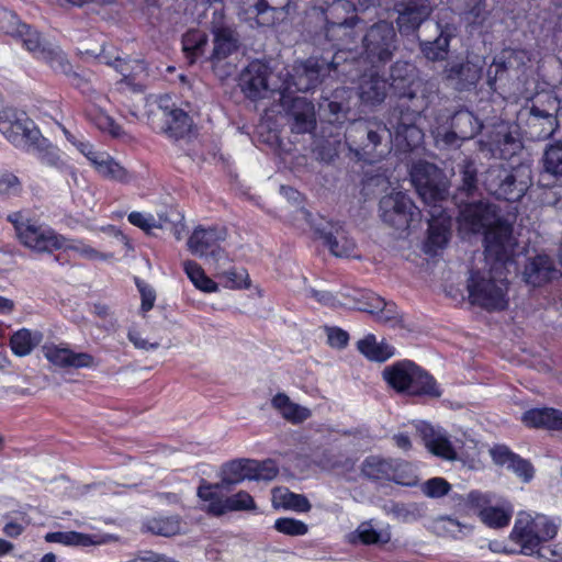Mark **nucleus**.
Returning a JSON list of instances; mask_svg holds the SVG:
<instances>
[{
    "mask_svg": "<svg viewBox=\"0 0 562 562\" xmlns=\"http://www.w3.org/2000/svg\"><path fill=\"white\" fill-rule=\"evenodd\" d=\"M459 231L463 235L484 233L485 266L472 270L467 281L469 302L487 312H501L509 305L510 269H516L512 227L503 222L493 205L480 201L460 209Z\"/></svg>",
    "mask_w": 562,
    "mask_h": 562,
    "instance_id": "nucleus-1",
    "label": "nucleus"
},
{
    "mask_svg": "<svg viewBox=\"0 0 562 562\" xmlns=\"http://www.w3.org/2000/svg\"><path fill=\"white\" fill-rule=\"evenodd\" d=\"M411 181L419 196L430 207L424 251L432 256L438 255L446 248L451 235V216L442 206L448 192L447 180L434 164L418 161L411 170Z\"/></svg>",
    "mask_w": 562,
    "mask_h": 562,
    "instance_id": "nucleus-2",
    "label": "nucleus"
},
{
    "mask_svg": "<svg viewBox=\"0 0 562 562\" xmlns=\"http://www.w3.org/2000/svg\"><path fill=\"white\" fill-rule=\"evenodd\" d=\"M339 56L336 55L331 63H319L311 58L305 63L296 65L291 75L280 87H270L268 68L261 63H251L240 77V87L244 93L250 99L262 98L268 90L280 91L282 94L295 91H308L314 88L322 77L329 75L331 69L338 66Z\"/></svg>",
    "mask_w": 562,
    "mask_h": 562,
    "instance_id": "nucleus-3",
    "label": "nucleus"
},
{
    "mask_svg": "<svg viewBox=\"0 0 562 562\" xmlns=\"http://www.w3.org/2000/svg\"><path fill=\"white\" fill-rule=\"evenodd\" d=\"M560 521L557 518L521 512L517 515L510 538L519 546L520 553L531 557L558 535Z\"/></svg>",
    "mask_w": 562,
    "mask_h": 562,
    "instance_id": "nucleus-4",
    "label": "nucleus"
},
{
    "mask_svg": "<svg viewBox=\"0 0 562 562\" xmlns=\"http://www.w3.org/2000/svg\"><path fill=\"white\" fill-rule=\"evenodd\" d=\"M64 74L69 77L71 86L80 90V92L85 95L87 101V106L85 110L86 117L100 132L108 134L113 138H127V133L104 109V105L110 102L109 97L97 91L82 76L71 71L69 63L67 72Z\"/></svg>",
    "mask_w": 562,
    "mask_h": 562,
    "instance_id": "nucleus-5",
    "label": "nucleus"
},
{
    "mask_svg": "<svg viewBox=\"0 0 562 562\" xmlns=\"http://www.w3.org/2000/svg\"><path fill=\"white\" fill-rule=\"evenodd\" d=\"M382 374L386 383L397 392L434 397L441 395L434 378L409 360L385 367Z\"/></svg>",
    "mask_w": 562,
    "mask_h": 562,
    "instance_id": "nucleus-6",
    "label": "nucleus"
},
{
    "mask_svg": "<svg viewBox=\"0 0 562 562\" xmlns=\"http://www.w3.org/2000/svg\"><path fill=\"white\" fill-rule=\"evenodd\" d=\"M414 72V67L406 63H396L392 68V83L389 85L386 80L381 79L371 72L364 74L359 85V98L366 105L380 104L386 97L387 88L394 89L400 97H408L412 99L414 95L406 92V85H411V77Z\"/></svg>",
    "mask_w": 562,
    "mask_h": 562,
    "instance_id": "nucleus-7",
    "label": "nucleus"
},
{
    "mask_svg": "<svg viewBox=\"0 0 562 562\" xmlns=\"http://www.w3.org/2000/svg\"><path fill=\"white\" fill-rule=\"evenodd\" d=\"M8 221L12 223L18 239L26 248L36 252H52L59 249L63 235L31 218L26 213H12L8 216Z\"/></svg>",
    "mask_w": 562,
    "mask_h": 562,
    "instance_id": "nucleus-8",
    "label": "nucleus"
},
{
    "mask_svg": "<svg viewBox=\"0 0 562 562\" xmlns=\"http://www.w3.org/2000/svg\"><path fill=\"white\" fill-rule=\"evenodd\" d=\"M460 505L465 515L474 512L481 521L490 528L506 527L514 513V508L508 502L496 499L495 496L479 491H472L462 497Z\"/></svg>",
    "mask_w": 562,
    "mask_h": 562,
    "instance_id": "nucleus-9",
    "label": "nucleus"
},
{
    "mask_svg": "<svg viewBox=\"0 0 562 562\" xmlns=\"http://www.w3.org/2000/svg\"><path fill=\"white\" fill-rule=\"evenodd\" d=\"M530 182V168L521 165L512 171L499 167L491 168L484 186L497 199L516 202L525 195Z\"/></svg>",
    "mask_w": 562,
    "mask_h": 562,
    "instance_id": "nucleus-10",
    "label": "nucleus"
},
{
    "mask_svg": "<svg viewBox=\"0 0 562 562\" xmlns=\"http://www.w3.org/2000/svg\"><path fill=\"white\" fill-rule=\"evenodd\" d=\"M67 138L88 159L95 172L102 178L120 183H128L132 181L133 176L131 172L109 153L97 149L89 142L76 139L68 133Z\"/></svg>",
    "mask_w": 562,
    "mask_h": 562,
    "instance_id": "nucleus-11",
    "label": "nucleus"
},
{
    "mask_svg": "<svg viewBox=\"0 0 562 562\" xmlns=\"http://www.w3.org/2000/svg\"><path fill=\"white\" fill-rule=\"evenodd\" d=\"M0 133L21 148L35 144L40 137V131L26 113L10 108L0 111Z\"/></svg>",
    "mask_w": 562,
    "mask_h": 562,
    "instance_id": "nucleus-12",
    "label": "nucleus"
},
{
    "mask_svg": "<svg viewBox=\"0 0 562 562\" xmlns=\"http://www.w3.org/2000/svg\"><path fill=\"white\" fill-rule=\"evenodd\" d=\"M416 430L430 453L448 461L464 460V442L458 438L452 439L441 427L419 422Z\"/></svg>",
    "mask_w": 562,
    "mask_h": 562,
    "instance_id": "nucleus-13",
    "label": "nucleus"
},
{
    "mask_svg": "<svg viewBox=\"0 0 562 562\" xmlns=\"http://www.w3.org/2000/svg\"><path fill=\"white\" fill-rule=\"evenodd\" d=\"M382 220L397 229L409 228L420 221V212L413 201L403 192L396 191L380 201Z\"/></svg>",
    "mask_w": 562,
    "mask_h": 562,
    "instance_id": "nucleus-14",
    "label": "nucleus"
},
{
    "mask_svg": "<svg viewBox=\"0 0 562 562\" xmlns=\"http://www.w3.org/2000/svg\"><path fill=\"white\" fill-rule=\"evenodd\" d=\"M15 37L21 40L23 47L34 58L47 64L55 72H67L68 60L65 54L58 46L42 40L37 31L25 24L24 30L20 31Z\"/></svg>",
    "mask_w": 562,
    "mask_h": 562,
    "instance_id": "nucleus-15",
    "label": "nucleus"
},
{
    "mask_svg": "<svg viewBox=\"0 0 562 562\" xmlns=\"http://www.w3.org/2000/svg\"><path fill=\"white\" fill-rule=\"evenodd\" d=\"M521 148L518 127L507 123L496 125L487 139L480 140V150L486 153V157L508 159Z\"/></svg>",
    "mask_w": 562,
    "mask_h": 562,
    "instance_id": "nucleus-16",
    "label": "nucleus"
},
{
    "mask_svg": "<svg viewBox=\"0 0 562 562\" xmlns=\"http://www.w3.org/2000/svg\"><path fill=\"white\" fill-rule=\"evenodd\" d=\"M227 232L223 227H196L190 235L187 246L190 252L200 258H212L215 261L227 259L220 244L226 239Z\"/></svg>",
    "mask_w": 562,
    "mask_h": 562,
    "instance_id": "nucleus-17",
    "label": "nucleus"
},
{
    "mask_svg": "<svg viewBox=\"0 0 562 562\" xmlns=\"http://www.w3.org/2000/svg\"><path fill=\"white\" fill-rule=\"evenodd\" d=\"M395 31L391 23L380 22L374 24L363 38L367 59L374 63L389 60L395 48Z\"/></svg>",
    "mask_w": 562,
    "mask_h": 562,
    "instance_id": "nucleus-18",
    "label": "nucleus"
},
{
    "mask_svg": "<svg viewBox=\"0 0 562 562\" xmlns=\"http://www.w3.org/2000/svg\"><path fill=\"white\" fill-rule=\"evenodd\" d=\"M415 123V114H402L396 126L390 120V127H384V131L398 150H413L423 144L424 133Z\"/></svg>",
    "mask_w": 562,
    "mask_h": 562,
    "instance_id": "nucleus-19",
    "label": "nucleus"
},
{
    "mask_svg": "<svg viewBox=\"0 0 562 562\" xmlns=\"http://www.w3.org/2000/svg\"><path fill=\"white\" fill-rule=\"evenodd\" d=\"M295 225L302 229L307 227L314 229L324 240V245L327 246L333 255L336 257H353L355 256V243L349 239L344 233L337 232L336 236L324 233L321 228L314 226L312 214L305 209H299L295 215Z\"/></svg>",
    "mask_w": 562,
    "mask_h": 562,
    "instance_id": "nucleus-20",
    "label": "nucleus"
},
{
    "mask_svg": "<svg viewBox=\"0 0 562 562\" xmlns=\"http://www.w3.org/2000/svg\"><path fill=\"white\" fill-rule=\"evenodd\" d=\"M45 359L58 368H91L94 358L88 352H76L67 344L47 342L42 347Z\"/></svg>",
    "mask_w": 562,
    "mask_h": 562,
    "instance_id": "nucleus-21",
    "label": "nucleus"
},
{
    "mask_svg": "<svg viewBox=\"0 0 562 562\" xmlns=\"http://www.w3.org/2000/svg\"><path fill=\"white\" fill-rule=\"evenodd\" d=\"M44 539L48 543H59L71 548L100 547L119 540L116 536L111 533H86L75 530L47 532Z\"/></svg>",
    "mask_w": 562,
    "mask_h": 562,
    "instance_id": "nucleus-22",
    "label": "nucleus"
},
{
    "mask_svg": "<svg viewBox=\"0 0 562 562\" xmlns=\"http://www.w3.org/2000/svg\"><path fill=\"white\" fill-rule=\"evenodd\" d=\"M454 124L459 127V134L452 131L441 133L439 128L431 131L437 147H458L460 140L471 138L481 128V124L470 112L457 113Z\"/></svg>",
    "mask_w": 562,
    "mask_h": 562,
    "instance_id": "nucleus-23",
    "label": "nucleus"
},
{
    "mask_svg": "<svg viewBox=\"0 0 562 562\" xmlns=\"http://www.w3.org/2000/svg\"><path fill=\"white\" fill-rule=\"evenodd\" d=\"M434 5V0H409L406 4H400L396 8L400 32L408 34L415 31L428 18Z\"/></svg>",
    "mask_w": 562,
    "mask_h": 562,
    "instance_id": "nucleus-24",
    "label": "nucleus"
},
{
    "mask_svg": "<svg viewBox=\"0 0 562 562\" xmlns=\"http://www.w3.org/2000/svg\"><path fill=\"white\" fill-rule=\"evenodd\" d=\"M526 283L540 286L559 276L552 259L547 255H537L530 258L522 272Z\"/></svg>",
    "mask_w": 562,
    "mask_h": 562,
    "instance_id": "nucleus-25",
    "label": "nucleus"
},
{
    "mask_svg": "<svg viewBox=\"0 0 562 562\" xmlns=\"http://www.w3.org/2000/svg\"><path fill=\"white\" fill-rule=\"evenodd\" d=\"M113 67L122 75L119 82L120 89L128 88L133 91H140L144 87V79L147 76L146 66L140 60H125L116 58Z\"/></svg>",
    "mask_w": 562,
    "mask_h": 562,
    "instance_id": "nucleus-26",
    "label": "nucleus"
},
{
    "mask_svg": "<svg viewBox=\"0 0 562 562\" xmlns=\"http://www.w3.org/2000/svg\"><path fill=\"white\" fill-rule=\"evenodd\" d=\"M225 487L222 483L210 484L203 482L196 492L201 508L212 516L225 515L226 496L222 493Z\"/></svg>",
    "mask_w": 562,
    "mask_h": 562,
    "instance_id": "nucleus-27",
    "label": "nucleus"
},
{
    "mask_svg": "<svg viewBox=\"0 0 562 562\" xmlns=\"http://www.w3.org/2000/svg\"><path fill=\"white\" fill-rule=\"evenodd\" d=\"M521 422L531 428L562 430V411L551 407L532 408L522 414Z\"/></svg>",
    "mask_w": 562,
    "mask_h": 562,
    "instance_id": "nucleus-28",
    "label": "nucleus"
},
{
    "mask_svg": "<svg viewBox=\"0 0 562 562\" xmlns=\"http://www.w3.org/2000/svg\"><path fill=\"white\" fill-rule=\"evenodd\" d=\"M429 528L439 537L461 540L470 536L473 527L470 524L460 521L459 519L442 515L434 518L430 521Z\"/></svg>",
    "mask_w": 562,
    "mask_h": 562,
    "instance_id": "nucleus-29",
    "label": "nucleus"
},
{
    "mask_svg": "<svg viewBox=\"0 0 562 562\" xmlns=\"http://www.w3.org/2000/svg\"><path fill=\"white\" fill-rule=\"evenodd\" d=\"M274 5H269L266 0H241V13L244 19L251 20L259 26H268L273 24V14L277 10L276 5H281L283 1L271 0Z\"/></svg>",
    "mask_w": 562,
    "mask_h": 562,
    "instance_id": "nucleus-30",
    "label": "nucleus"
},
{
    "mask_svg": "<svg viewBox=\"0 0 562 562\" xmlns=\"http://www.w3.org/2000/svg\"><path fill=\"white\" fill-rule=\"evenodd\" d=\"M348 539L351 543L384 544L391 540V532L389 526H376L373 520H369L361 522Z\"/></svg>",
    "mask_w": 562,
    "mask_h": 562,
    "instance_id": "nucleus-31",
    "label": "nucleus"
},
{
    "mask_svg": "<svg viewBox=\"0 0 562 562\" xmlns=\"http://www.w3.org/2000/svg\"><path fill=\"white\" fill-rule=\"evenodd\" d=\"M437 30L440 32L438 37L432 42L422 43V50L429 60L443 59L447 55L450 38L454 35L456 27L449 23L443 24L442 21L437 22Z\"/></svg>",
    "mask_w": 562,
    "mask_h": 562,
    "instance_id": "nucleus-32",
    "label": "nucleus"
},
{
    "mask_svg": "<svg viewBox=\"0 0 562 562\" xmlns=\"http://www.w3.org/2000/svg\"><path fill=\"white\" fill-rule=\"evenodd\" d=\"M357 348L368 360L384 362L395 355V348L384 340L379 341L373 334L366 335L357 342Z\"/></svg>",
    "mask_w": 562,
    "mask_h": 562,
    "instance_id": "nucleus-33",
    "label": "nucleus"
},
{
    "mask_svg": "<svg viewBox=\"0 0 562 562\" xmlns=\"http://www.w3.org/2000/svg\"><path fill=\"white\" fill-rule=\"evenodd\" d=\"M183 529L182 521L179 516L157 515L149 517L143 521V530L161 537H172L180 533Z\"/></svg>",
    "mask_w": 562,
    "mask_h": 562,
    "instance_id": "nucleus-34",
    "label": "nucleus"
},
{
    "mask_svg": "<svg viewBox=\"0 0 562 562\" xmlns=\"http://www.w3.org/2000/svg\"><path fill=\"white\" fill-rule=\"evenodd\" d=\"M165 124L161 127L162 132L169 137L180 138L184 136L191 127L190 116L180 109L161 108Z\"/></svg>",
    "mask_w": 562,
    "mask_h": 562,
    "instance_id": "nucleus-35",
    "label": "nucleus"
},
{
    "mask_svg": "<svg viewBox=\"0 0 562 562\" xmlns=\"http://www.w3.org/2000/svg\"><path fill=\"white\" fill-rule=\"evenodd\" d=\"M482 66L483 63L479 58H476L475 61L468 60L465 64L451 66L447 69V77L451 80H456L459 89H465L479 81Z\"/></svg>",
    "mask_w": 562,
    "mask_h": 562,
    "instance_id": "nucleus-36",
    "label": "nucleus"
},
{
    "mask_svg": "<svg viewBox=\"0 0 562 562\" xmlns=\"http://www.w3.org/2000/svg\"><path fill=\"white\" fill-rule=\"evenodd\" d=\"M43 338L44 335L41 330L21 328L12 334L10 338V348L15 356L25 357L42 342Z\"/></svg>",
    "mask_w": 562,
    "mask_h": 562,
    "instance_id": "nucleus-37",
    "label": "nucleus"
},
{
    "mask_svg": "<svg viewBox=\"0 0 562 562\" xmlns=\"http://www.w3.org/2000/svg\"><path fill=\"white\" fill-rule=\"evenodd\" d=\"M271 404L283 418L294 424L302 423L311 416L308 408L293 403L284 393L276 394Z\"/></svg>",
    "mask_w": 562,
    "mask_h": 562,
    "instance_id": "nucleus-38",
    "label": "nucleus"
},
{
    "mask_svg": "<svg viewBox=\"0 0 562 562\" xmlns=\"http://www.w3.org/2000/svg\"><path fill=\"white\" fill-rule=\"evenodd\" d=\"M271 502L274 508L291 509L297 513H306L311 509V504L305 496L292 493L285 487L273 488Z\"/></svg>",
    "mask_w": 562,
    "mask_h": 562,
    "instance_id": "nucleus-39",
    "label": "nucleus"
},
{
    "mask_svg": "<svg viewBox=\"0 0 562 562\" xmlns=\"http://www.w3.org/2000/svg\"><path fill=\"white\" fill-rule=\"evenodd\" d=\"M292 115L294 119L292 128L296 133H306L314 128V105L311 102H307L303 98H295L293 100Z\"/></svg>",
    "mask_w": 562,
    "mask_h": 562,
    "instance_id": "nucleus-40",
    "label": "nucleus"
},
{
    "mask_svg": "<svg viewBox=\"0 0 562 562\" xmlns=\"http://www.w3.org/2000/svg\"><path fill=\"white\" fill-rule=\"evenodd\" d=\"M527 58L526 50H505L502 56L494 59L493 64L490 66L487 70L488 85L492 89H494V83L498 77V75L505 71L508 67H514L515 65L519 66L524 65V60Z\"/></svg>",
    "mask_w": 562,
    "mask_h": 562,
    "instance_id": "nucleus-41",
    "label": "nucleus"
},
{
    "mask_svg": "<svg viewBox=\"0 0 562 562\" xmlns=\"http://www.w3.org/2000/svg\"><path fill=\"white\" fill-rule=\"evenodd\" d=\"M214 34V48L212 54V59L214 61L222 60L226 58L233 50L236 48V37L234 35L233 30L226 26H217L213 27Z\"/></svg>",
    "mask_w": 562,
    "mask_h": 562,
    "instance_id": "nucleus-42",
    "label": "nucleus"
},
{
    "mask_svg": "<svg viewBox=\"0 0 562 562\" xmlns=\"http://www.w3.org/2000/svg\"><path fill=\"white\" fill-rule=\"evenodd\" d=\"M184 273L192 284L204 293H215L218 291V284L206 276L204 269L193 260L182 262Z\"/></svg>",
    "mask_w": 562,
    "mask_h": 562,
    "instance_id": "nucleus-43",
    "label": "nucleus"
},
{
    "mask_svg": "<svg viewBox=\"0 0 562 562\" xmlns=\"http://www.w3.org/2000/svg\"><path fill=\"white\" fill-rule=\"evenodd\" d=\"M254 460H237L227 463L223 469L221 483L224 486L238 484L245 480H252Z\"/></svg>",
    "mask_w": 562,
    "mask_h": 562,
    "instance_id": "nucleus-44",
    "label": "nucleus"
},
{
    "mask_svg": "<svg viewBox=\"0 0 562 562\" xmlns=\"http://www.w3.org/2000/svg\"><path fill=\"white\" fill-rule=\"evenodd\" d=\"M392 461L379 456H370L362 462L361 473L371 480H386Z\"/></svg>",
    "mask_w": 562,
    "mask_h": 562,
    "instance_id": "nucleus-45",
    "label": "nucleus"
},
{
    "mask_svg": "<svg viewBox=\"0 0 562 562\" xmlns=\"http://www.w3.org/2000/svg\"><path fill=\"white\" fill-rule=\"evenodd\" d=\"M206 43V34L202 31L191 30L183 35L182 47L190 63L204 53Z\"/></svg>",
    "mask_w": 562,
    "mask_h": 562,
    "instance_id": "nucleus-46",
    "label": "nucleus"
},
{
    "mask_svg": "<svg viewBox=\"0 0 562 562\" xmlns=\"http://www.w3.org/2000/svg\"><path fill=\"white\" fill-rule=\"evenodd\" d=\"M215 278L220 279L226 289H247L250 285L249 274L244 268H232L226 271H216Z\"/></svg>",
    "mask_w": 562,
    "mask_h": 562,
    "instance_id": "nucleus-47",
    "label": "nucleus"
},
{
    "mask_svg": "<svg viewBox=\"0 0 562 562\" xmlns=\"http://www.w3.org/2000/svg\"><path fill=\"white\" fill-rule=\"evenodd\" d=\"M3 532L11 538L19 537L31 524V519L24 508L12 510L4 516Z\"/></svg>",
    "mask_w": 562,
    "mask_h": 562,
    "instance_id": "nucleus-48",
    "label": "nucleus"
},
{
    "mask_svg": "<svg viewBox=\"0 0 562 562\" xmlns=\"http://www.w3.org/2000/svg\"><path fill=\"white\" fill-rule=\"evenodd\" d=\"M451 10L458 11L470 24L479 23L484 11L482 0H449Z\"/></svg>",
    "mask_w": 562,
    "mask_h": 562,
    "instance_id": "nucleus-49",
    "label": "nucleus"
},
{
    "mask_svg": "<svg viewBox=\"0 0 562 562\" xmlns=\"http://www.w3.org/2000/svg\"><path fill=\"white\" fill-rule=\"evenodd\" d=\"M60 244L61 245L59 249L74 251L76 255L89 260H103L109 257L108 255L98 251L92 246H90L89 244L81 239L66 238L65 236H63V241Z\"/></svg>",
    "mask_w": 562,
    "mask_h": 562,
    "instance_id": "nucleus-50",
    "label": "nucleus"
},
{
    "mask_svg": "<svg viewBox=\"0 0 562 562\" xmlns=\"http://www.w3.org/2000/svg\"><path fill=\"white\" fill-rule=\"evenodd\" d=\"M543 170L553 177L562 176V143H554L547 147L542 158Z\"/></svg>",
    "mask_w": 562,
    "mask_h": 562,
    "instance_id": "nucleus-51",
    "label": "nucleus"
},
{
    "mask_svg": "<svg viewBox=\"0 0 562 562\" xmlns=\"http://www.w3.org/2000/svg\"><path fill=\"white\" fill-rule=\"evenodd\" d=\"M389 472L386 481H393L406 486L416 484V475L414 474L412 467L406 462L393 460L391 471Z\"/></svg>",
    "mask_w": 562,
    "mask_h": 562,
    "instance_id": "nucleus-52",
    "label": "nucleus"
},
{
    "mask_svg": "<svg viewBox=\"0 0 562 562\" xmlns=\"http://www.w3.org/2000/svg\"><path fill=\"white\" fill-rule=\"evenodd\" d=\"M255 509L256 504L252 496L245 491H239L236 494L226 496L225 514L229 512H247Z\"/></svg>",
    "mask_w": 562,
    "mask_h": 562,
    "instance_id": "nucleus-53",
    "label": "nucleus"
},
{
    "mask_svg": "<svg viewBox=\"0 0 562 562\" xmlns=\"http://www.w3.org/2000/svg\"><path fill=\"white\" fill-rule=\"evenodd\" d=\"M274 529L286 536H304L308 531V527L302 520L295 518H279L274 521Z\"/></svg>",
    "mask_w": 562,
    "mask_h": 562,
    "instance_id": "nucleus-54",
    "label": "nucleus"
},
{
    "mask_svg": "<svg viewBox=\"0 0 562 562\" xmlns=\"http://www.w3.org/2000/svg\"><path fill=\"white\" fill-rule=\"evenodd\" d=\"M40 159L43 164L58 168L60 170H66L69 176L77 181V171L75 168L67 166L61 159V155L59 150L55 147H48L46 150L41 151Z\"/></svg>",
    "mask_w": 562,
    "mask_h": 562,
    "instance_id": "nucleus-55",
    "label": "nucleus"
},
{
    "mask_svg": "<svg viewBox=\"0 0 562 562\" xmlns=\"http://www.w3.org/2000/svg\"><path fill=\"white\" fill-rule=\"evenodd\" d=\"M24 25L13 12L0 8V32L15 37L20 31L24 30Z\"/></svg>",
    "mask_w": 562,
    "mask_h": 562,
    "instance_id": "nucleus-56",
    "label": "nucleus"
},
{
    "mask_svg": "<svg viewBox=\"0 0 562 562\" xmlns=\"http://www.w3.org/2000/svg\"><path fill=\"white\" fill-rule=\"evenodd\" d=\"M252 480L255 481H271L278 473L279 468L273 460H266L263 462H257L254 460V467H251Z\"/></svg>",
    "mask_w": 562,
    "mask_h": 562,
    "instance_id": "nucleus-57",
    "label": "nucleus"
},
{
    "mask_svg": "<svg viewBox=\"0 0 562 562\" xmlns=\"http://www.w3.org/2000/svg\"><path fill=\"white\" fill-rule=\"evenodd\" d=\"M451 485L442 477H432L422 485V492L431 498H438L447 495Z\"/></svg>",
    "mask_w": 562,
    "mask_h": 562,
    "instance_id": "nucleus-58",
    "label": "nucleus"
},
{
    "mask_svg": "<svg viewBox=\"0 0 562 562\" xmlns=\"http://www.w3.org/2000/svg\"><path fill=\"white\" fill-rule=\"evenodd\" d=\"M533 557L547 562H562V542L550 543L549 541L540 547Z\"/></svg>",
    "mask_w": 562,
    "mask_h": 562,
    "instance_id": "nucleus-59",
    "label": "nucleus"
},
{
    "mask_svg": "<svg viewBox=\"0 0 562 562\" xmlns=\"http://www.w3.org/2000/svg\"><path fill=\"white\" fill-rule=\"evenodd\" d=\"M490 454L497 465L504 467L506 469H508L510 463H513L518 458V454L514 453L503 445L493 447L490 450Z\"/></svg>",
    "mask_w": 562,
    "mask_h": 562,
    "instance_id": "nucleus-60",
    "label": "nucleus"
},
{
    "mask_svg": "<svg viewBox=\"0 0 562 562\" xmlns=\"http://www.w3.org/2000/svg\"><path fill=\"white\" fill-rule=\"evenodd\" d=\"M490 454L497 465L504 467L506 469H508L510 463H513L518 458V454L514 453L503 445L493 447L490 450Z\"/></svg>",
    "mask_w": 562,
    "mask_h": 562,
    "instance_id": "nucleus-61",
    "label": "nucleus"
},
{
    "mask_svg": "<svg viewBox=\"0 0 562 562\" xmlns=\"http://www.w3.org/2000/svg\"><path fill=\"white\" fill-rule=\"evenodd\" d=\"M507 470H510L525 483L530 482L535 474V469L531 463L519 456L513 463H510V467Z\"/></svg>",
    "mask_w": 562,
    "mask_h": 562,
    "instance_id": "nucleus-62",
    "label": "nucleus"
},
{
    "mask_svg": "<svg viewBox=\"0 0 562 562\" xmlns=\"http://www.w3.org/2000/svg\"><path fill=\"white\" fill-rule=\"evenodd\" d=\"M128 222L142 228L145 232H150L154 228H158L159 224L156 218L149 213L132 212L128 214Z\"/></svg>",
    "mask_w": 562,
    "mask_h": 562,
    "instance_id": "nucleus-63",
    "label": "nucleus"
},
{
    "mask_svg": "<svg viewBox=\"0 0 562 562\" xmlns=\"http://www.w3.org/2000/svg\"><path fill=\"white\" fill-rule=\"evenodd\" d=\"M21 190L19 178L11 172H0V195H14Z\"/></svg>",
    "mask_w": 562,
    "mask_h": 562,
    "instance_id": "nucleus-64",
    "label": "nucleus"
}]
</instances>
